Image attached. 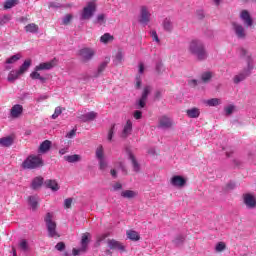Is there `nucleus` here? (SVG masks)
Wrapping results in <instances>:
<instances>
[{
  "mask_svg": "<svg viewBox=\"0 0 256 256\" xmlns=\"http://www.w3.org/2000/svg\"><path fill=\"white\" fill-rule=\"evenodd\" d=\"M136 89H141V77H136Z\"/></svg>",
  "mask_w": 256,
  "mask_h": 256,
  "instance_id": "obj_64",
  "label": "nucleus"
},
{
  "mask_svg": "<svg viewBox=\"0 0 256 256\" xmlns=\"http://www.w3.org/2000/svg\"><path fill=\"white\" fill-rule=\"evenodd\" d=\"M213 79V72L211 71H206L201 74V81L203 83H209Z\"/></svg>",
  "mask_w": 256,
  "mask_h": 256,
  "instance_id": "obj_35",
  "label": "nucleus"
},
{
  "mask_svg": "<svg viewBox=\"0 0 256 256\" xmlns=\"http://www.w3.org/2000/svg\"><path fill=\"white\" fill-rule=\"evenodd\" d=\"M227 249V244L225 242H218L214 247L215 253H223Z\"/></svg>",
  "mask_w": 256,
  "mask_h": 256,
  "instance_id": "obj_36",
  "label": "nucleus"
},
{
  "mask_svg": "<svg viewBox=\"0 0 256 256\" xmlns=\"http://www.w3.org/2000/svg\"><path fill=\"white\" fill-rule=\"evenodd\" d=\"M26 33H39V26L35 23H30L24 27Z\"/></svg>",
  "mask_w": 256,
  "mask_h": 256,
  "instance_id": "obj_32",
  "label": "nucleus"
},
{
  "mask_svg": "<svg viewBox=\"0 0 256 256\" xmlns=\"http://www.w3.org/2000/svg\"><path fill=\"white\" fill-rule=\"evenodd\" d=\"M150 35H151L153 41H155L156 43H160L159 36L157 35V31L152 30L150 32Z\"/></svg>",
  "mask_w": 256,
  "mask_h": 256,
  "instance_id": "obj_55",
  "label": "nucleus"
},
{
  "mask_svg": "<svg viewBox=\"0 0 256 256\" xmlns=\"http://www.w3.org/2000/svg\"><path fill=\"white\" fill-rule=\"evenodd\" d=\"M95 13H97V1L90 0L80 12V21H90Z\"/></svg>",
  "mask_w": 256,
  "mask_h": 256,
  "instance_id": "obj_4",
  "label": "nucleus"
},
{
  "mask_svg": "<svg viewBox=\"0 0 256 256\" xmlns=\"http://www.w3.org/2000/svg\"><path fill=\"white\" fill-rule=\"evenodd\" d=\"M55 248L57 249V251H63V249H65V243L60 242L56 244Z\"/></svg>",
  "mask_w": 256,
  "mask_h": 256,
  "instance_id": "obj_63",
  "label": "nucleus"
},
{
  "mask_svg": "<svg viewBox=\"0 0 256 256\" xmlns=\"http://www.w3.org/2000/svg\"><path fill=\"white\" fill-rule=\"evenodd\" d=\"M118 171H123V173L127 171V168L125 167V162L123 161L115 162L114 168L110 170V174L114 179L117 178Z\"/></svg>",
  "mask_w": 256,
  "mask_h": 256,
  "instance_id": "obj_18",
  "label": "nucleus"
},
{
  "mask_svg": "<svg viewBox=\"0 0 256 256\" xmlns=\"http://www.w3.org/2000/svg\"><path fill=\"white\" fill-rule=\"evenodd\" d=\"M243 203L246 209H256V197L253 194H244Z\"/></svg>",
  "mask_w": 256,
  "mask_h": 256,
  "instance_id": "obj_13",
  "label": "nucleus"
},
{
  "mask_svg": "<svg viewBox=\"0 0 256 256\" xmlns=\"http://www.w3.org/2000/svg\"><path fill=\"white\" fill-rule=\"evenodd\" d=\"M44 220L49 237H59V234L57 233V223L53 221V214L47 213Z\"/></svg>",
  "mask_w": 256,
  "mask_h": 256,
  "instance_id": "obj_7",
  "label": "nucleus"
},
{
  "mask_svg": "<svg viewBox=\"0 0 256 256\" xmlns=\"http://www.w3.org/2000/svg\"><path fill=\"white\" fill-rule=\"evenodd\" d=\"M125 59V54L122 51H118L113 59L114 65H121Z\"/></svg>",
  "mask_w": 256,
  "mask_h": 256,
  "instance_id": "obj_33",
  "label": "nucleus"
},
{
  "mask_svg": "<svg viewBox=\"0 0 256 256\" xmlns=\"http://www.w3.org/2000/svg\"><path fill=\"white\" fill-rule=\"evenodd\" d=\"M112 187L114 191H121L123 189V184L116 182L113 184Z\"/></svg>",
  "mask_w": 256,
  "mask_h": 256,
  "instance_id": "obj_58",
  "label": "nucleus"
},
{
  "mask_svg": "<svg viewBox=\"0 0 256 256\" xmlns=\"http://www.w3.org/2000/svg\"><path fill=\"white\" fill-rule=\"evenodd\" d=\"M147 105V98L141 96L135 103L136 109H143Z\"/></svg>",
  "mask_w": 256,
  "mask_h": 256,
  "instance_id": "obj_37",
  "label": "nucleus"
},
{
  "mask_svg": "<svg viewBox=\"0 0 256 256\" xmlns=\"http://www.w3.org/2000/svg\"><path fill=\"white\" fill-rule=\"evenodd\" d=\"M95 53L93 48H83L80 50V57L83 61H91L95 57Z\"/></svg>",
  "mask_w": 256,
  "mask_h": 256,
  "instance_id": "obj_15",
  "label": "nucleus"
},
{
  "mask_svg": "<svg viewBox=\"0 0 256 256\" xmlns=\"http://www.w3.org/2000/svg\"><path fill=\"white\" fill-rule=\"evenodd\" d=\"M126 237L130 239V241H139L141 239V235L135 230L126 231Z\"/></svg>",
  "mask_w": 256,
  "mask_h": 256,
  "instance_id": "obj_27",
  "label": "nucleus"
},
{
  "mask_svg": "<svg viewBox=\"0 0 256 256\" xmlns=\"http://www.w3.org/2000/svg\"><path fill=\"white\" fill-rule=\"evenodd\" d=\"M49 9H59V7H61V4L57 3V2H50L48 4Z\"/></svg>",
  "mask_w": 256,
  "mask_h": 256,
  "instance_id": "obj_60",
  "label": "nucleus"
},
{
  "mask_svg": "<svg viewBox=\"0 0 256 256\" xmlns=\"http://www.w3.org/2000/svg\"><path fill=\"white\" fill-rule=\"evenodd\" d=\"M19 0H7L4 3V9H13V7H15V5H18Z\"/></svg>",
  "mask_w": 256,
  "mask_h": 256,
  "instance_id": "obj_43",
  "label": "nucleus"
},
{
  "mask_svg": "<svg viewBox=\"0 0 256 256\" xmlns=\"http://www.w3.org/2000/svg\"><path fill=\"white\" fill-rule=\"evenodd\" d=\"M11 21V15H4L2 18H0V25H6V23H9Z\"/></svg>",
  "mask_w": 256,
  "mask_h": 256,
  "instance_id": "obj_51",
  "label": "nucleus"
},
{
  "mask_svg": "<svg viewBox=\"0 0 256 256\" xmlns=\"http://www.w3.org/2000/svg\"><path fill=\"white\" fill-rule=\"evenodd\" d=\"M170 185L174 187V189H184V187H187V177L183 175H173L170 178Z\"/></svg>",
  "mask_w": 256,
  "mask_h": 256,
  "instance_id": "obj_9",
  "label": "nucleus"
},
{
  "mask_svg": "<svg viewBox=\"0 0 256 256\" xmlns=\"http://www.w3.org/2000/svg\"><path fill=\"white\" fill-rule=\"evenodd\" d=\"M186 115L189 119H199L201 116V109L197 107H192L186 110Z\"/></svg>",
  "mask_w": 256,
  "mask_h": 256,
  "instance_id": "obj_22",
  "label": "nucleus"
},
{
  "mask_svg": "<svg viewBox=\"0 0 256 256\" xmlns=\"http://www.w3.org/2000/svg\"><path fill=\"white\" fill-rule=\"evenodd\" d=\"M64 159L68 163H79V161H81V155H78V154L67 155V156H64Z\"/></svg>",
  "mask_w": 256,
  "mask_h": 256,
  "instance_id": "obj_34",
  "label": "nucleus"
},
{
  "mask_svg": "<svg viewBox=\"0 0 256 256\" xmlns=\"http://www.w3.org/2000/svg\"><path fill=\"white\" fill-rule=\"evenodd\" d=\"M43 185V177L38 176L32 180V188L39 189Z\"/></svg>",
  "mask_w": 256,
  "mask_h": 256,
  "instance_id": "obj_38",
  "label": "nucleus"
},
{
  "mask_svg": "<svg viewBox=\"0 0 256 256\" xmlns=\"http://www.w3.org/2000/svg\"><path fill=\"white\" fill-rule=\"evenodd\" d=\"M224 111H225L226 115H231V114H233L234 111H235V105L230 104V105L226 106V107L224 108Z\"/></svg>",
  "mask_w": 256,
  "mask_h": 256,
  "instance_id": "obj_49",
  "label": "nucleus"
},
{
  "mask_svg": "<svg viewBox=\"0 0 256 256\" xmlns=\"http://www.w3.org/2000/svg\"><path fill=\"white\" fill-rule=\"evenodd\" d=\"M151 91H152L151 86L144 87L143 92H142V97H145L147 99V97L149 96V93H151Z\"/></svg>",
  "mask_w": 256,
  "mask_h": 256,
  "instance_id": "obj_53",
  "label": "nucleus"
},
{
  "mask_svg": "<svg viewBox=\"0 0 256 256\" xmlns=\"http://www.w3.org/2000/svg\"><path fill=\"white\" fill-rule=\"evenodd\" d=\"M23 115V105L16 104L13 105L10 109V117L11 119H19Z\"/></svg>",
  "mask_w": 256,
  "mask_h": 256,
  "instance_id": "obj_19",
  "label": "nucleus"
},
{
  "mask_svg": "<svg viewBox=\"0 0 256 256\" xmlns=\"http://www.w3.org/2000/svg\"><path fill=\"white\" fill-rule=\"evenodd\" d=\"M232 31L236 35L237 39H247V29L239 22L232 23Z\"/></svg>",
  "mask_w": 256,
  "mask_h": 256,
  "instance_id": "obj_11",
  "label": "nucleus"
},
{
  "mask_svg": "<svg viewBox=\"0 0 256 256\" xmlns=\"http://www.w3.org/2000/svg\"><path fill=\"white\" fill-rule=\"evenodd\" d=\"M206 105L209 107H217V105H221V100L219 98H212L206 101Z\"/></svg>",
  "mask_w": 256,
  "mask_h": 256,
  "instance_id": "obj_42",
  "label": "nucleus"
},
{
  "mask_svg": "<svg viewBox=\"0 0 256 256\" xmlns=\"http://www.w3.org/2000/svg\"><path fill=\"white\" fill-rule=\"evenodd\" d=\"M33 61L31 59L24 60L23 64L19 67L18 70H11L8 74V81L10 83H13L14 81H17L22 75H25L29 71V68L31 67Z\"/></svg>",
  "mask_w": 256,
  "mask_h": 256,
  "instance_id": "obj_3",
  "label": "nucleus"
},
{
  "mask_svg": "<svg viewBox=\"0 0 256 256\" xmlns=\"http://www.w3.org/2000/svg\"><path fill=\"white\" fill-rule=\"evenodd\" d=\"M39 203V197L37 196H30L29 197V205L32 209H37V205Z\"/></svg>",
  "mask_w": 256,
  "mask_h": 256,
  "instance_id": "obj_41",
  "label": "nucleus"
},
{
  "mask_svg": "<svg viewBox=\"0 0 256 256\" xmlns=\"http://www.w3.org/2000/svg\"><path fill=\"white\" fill-rule=\"evenodd\" d=\"M162 26L164 31H167L168 33H171V31L174 29L173 22L169 18L164 19Z\"/></svg>",
  "mask_w": 256,
  "mask_h": 256,
  "instance_id": "obj_30",
  "label": "nucleus"
},
{
  "mask_svg": "<svg viewBox=\"0 0 256 256\" xmlns=\"http://www.w3.org/2000/svg\"><path fill=\"white\" fill-rule=\"evenodd\" d=\"M43 158L41 155H29L22 163L23 169H39V167H43Z\"/></svg>",
  "mask_w": 256,
  "mask_h": 256,
  "instance_id": "obj_5",
  "label": "nucleus"
},
{
  "mask_svg": "<svg viewBox=\"0 0 256 256\" xmlns=\"http://www.w3.org/2000/svg\"><path fill=\"white\" fill-rule=\"evenodd\" d=\"M109 237V233H104L99 236H97V243H101V241H105Z\"/></svg>",
  "mask_w": 256,
  "mask_h": 256,
  "instance_id": "obj_57",
  "label": "nucleus"
},
{
  "mask_svg": "<svg viewBox=\"0 0 256 256\" xmlns=\"http://www.w3.org/2000/svg\"><path fill=\"white\" fill-rule=\"evenodd\" d=\"M107 21V15L101 13L96 16L95 23L97 25H105V22Z\"/></svg>",
  "mask_w": 256,
  "mask_h": 256,
  "instance_id": "obj_39",
  "label": "nucleus"
},
{
  "mask_svg": "<svg viewBox=\"0 0 256 256\" xmlns=\"http://www.w3.org/2000/svg\"><path fill=\"white\" fill-rule=\"evenodd\" d=\"M115 37L109 33H105L100 37V43H103V45H108V43H113Z\"/></svg>",
  "mask_w": 256,
  "mask_h": 256,
  "instance_id": "obj_31",
  "label": "nucleus"
},
{
  "mask_svg": "<svg viewBox=\"0 0 256 256\" xmlns=\"http://www.w3.org/2000/svg\"><path fill=\"white\" fill-rule=\"evenodd\" d=\"M72 203H73V199H71V198L66 199L64 201V205H65L66 209H71Z\"/></svg>",
  "mask_w": 256,
  "mask_h": 256,
  "instance_id": "obj_61",
  "label": "nucleus"
},
{
  "mask_svg": "<svg viewBox=\"0 0 256 256\" xmlns=\"http://www.w3.org/2000/svg\"><path fill=\"white\" fill-rule=\"evenodd\" d=\"M87 252V250H83V247L81 246L80 248H73V250H72V255L73 256H79V255H81V253H86Z\"/></svg>",
  "mask_w": 256,
  "mask_h": 256,
  "instance_id": "obj_50",
  "label": "nucleus"
},
{
  "mask_svg": "<svg viewBox=\"0 0 256 256\" xmlns=\"http://www.w3.org/2000/svg\"><path fill=\"white\" fill-rule=\"evenodd\" d=\"M19 249H21V251H24V252L29 251V242H27V240L25 239L20 240Z\"/></svg>",
  "mask_w": 256,
  "mask_h": 256,
  "instance_id": "obj_45",
  "label": "nucleus"
},
{
  "mask_svg": "<svg viewBox=\"0 0 256 256\" xmlns=\"http://www.w3.org/2000/svg\"><path fill=\"white\" fill-rule=\"evenodd\" d=\"M185 242V237L183 235H178L174 238L173 243L175 245H182Z\"/></svg>",
  "mask_w": 256,
  "mask_h": 256,
  "instance_id": "obj_47",
  "label": "nucleus"
},
{
  "mask_svg": "<svg viewBox=\"0 0 256 256\" xmlns=\"http://www.w3.org/2000/svg\"><path fill=\"white\" fill-rule=\"evenodd\" d=\"M133 117L136 120L142 119L143 118V112H141L140 110H135L133 112Z\"/></svg>",
  "mask_w": 256,
  "mask_h": 256,
  "instance_id": "obj_56",
  "label": "nucleus"
},
{
  "mask_svg": "<svg viewBox=\"0 0 256 256\" xmlns=\"http://www.w3.org/2000/svg\"><path fill=\"white\" fill-rule=\"evenodd\" d=\"M137 195H139V193L135 190H123L120 193V196L123 199H135V197H137Z\"/></svg>",
  "mask_w": 256,
  "mask_h": 256,
  "instance_id": "obj_26",
  "label": "nucleus"
},
{
  "mask_svg": "<svg viewBox=\"0 0 256 256\" xmlns=\"http://www.w3.org/2000/svg\"><path fill=\"white\" fill-rule=\"evenodd\" d=\"M95 157L98 161L100 171H105L109 167V162H107V157H105V148L103 145H98L95 150Z\"/></svg>",
  "mask_w": 256,
  "mask_h": 256,
  "instance_id": "obj_6",
  "label": "nucleus"
},
{
  "mask_svg": "<svg viewBox=\"0 0 256 256\" xmlns=\"http://www.w3.org/2000/svg\"><path fill=\"white\" fill-rule=\"evenodd\" d=\"M188 84L190 85V87H197V85H199V80L191 79L188 81Z\"/></svg>",
  "mask_w": 256,
  "mask_h": 256,
  "instance_id": "obj_62",
  "label": "nucleus"
},
{
  "mask_svg": "<svg viewBox=\"0 0 256 256\" xmlns=\"http://www.w3.org/2000/svg\"><path fill=\"white\" fill-rule=\"evenodd\" d=\"M239 53L244 58L246 67L243 69V71L233 77V83H235V85H239V83L245 81V79L250 77L251 73H253V69H255V60L253 59V54L245 48H240Z\"/></svg>",
  "mask_w": 256,
  "mask_h": 256,
  "instance_id": "obj_1",
  "label": "nucleus"
},
{
  "mask_svg": "<svg viewBox=\"0 0 256 256\" xmlns=\"http://www.w3.org/2000/svg\"><path fill=\"white\" fill-rule=\"evenodd\" d=\"M13 145V137L6 136L0 138V147H11Z\"/></svg>",
  "mask_w": 256,
  "mask_h": 256,
  "instance_id": "obj_29",
  "label": "nucleus"
},
{
  "mask_svg": "<svg viewBox=\"0 0 256 256\" xmlns=\"http://www.w3.org/2000/svg\"><path fill=\"white\" fill-rule=\"evenodd\" d=\"M30 77L31 79H38L39 81L44 82L45 81V77L41 76V74L39 73V71L36 70V68H34V71L30 73Z\"/></svg>",
  "mask_w": 256,
  "mask_h": 256,
  "instance_id": "obj_40",
  "label": "nucleus"
},
{
  "mask_svg": "<svg viewBox=\"0 0 256 256\" xmlns=\"http://www.w3.org/2000/svg\"><path fill=\"white\" fill-rule=\"evenodd\" d=\"M61 113H63V108H61V106L56 107L54 113L51 116V119H57Z\"/></svg>",
  "mask_w": 256,
  "mask_h": 256,
  "instance_id": "obj_48",
  "label": "nucleus"
},
{
  "mask_svg": "<svg viewBox=\"0 0 256 256\" xmlns=\"http://www.w3.org/2000/svg\"><path fill=\"white\" fill-rule=\"evenodd\" d=\"M91 241V234L84 233L81 237V247L82 251H87V247H89V242Z\"/></svg>",
  "mask_w": 256,
  "mask_h": 256,
  "instance_id": "obj_25",
  "label": "nucleus"
},
{
  "mask_svg": "<svg viewBox=\"0 0 256 256\" xmlns=\"http://www.w3.org/2000/svg\"><path fill=\"white\" fill-rule=\"evenodd\" d=\"M51 145L52 143L50 140L43 141L38 148V153L40 155H45V153H49V151L51 150Z\"/></svg>",
  "mask_w": 256,
  "mask_h": 256,
  "instance_id": "obj_21",
  "label": "nucleus"
},
{
  "mask_svg": "<svg viewBox=\"0 0 256 256\" xmlns=\"http://www.w3.org/2000/svg\"><path fill=\"white\" fill-rule=\"evenodd\" d=\"M239 19L247 28L254 25L253 16L251 15V12H249V10H241L239 13Z\"/></svg>",
  "mask_w": 256,
  "mask_h": 256,
  "instance_id": "obj_12",
  "label": "nucleus"
},
{
  "mask_svg": "<svg viewBox=\"0 0 256 256\" xmlns=\"http://www.w3.org/2000/svg\"><path fill=\"white\" fill-rule=\"evenodd\" d=\"M54 67H57V59H52L48 62H42L36 66V71H50V69H53Z\"/></svg>",
  "mask_w": 256,
  "mask_h": 256,
  "instance_id": "obj_14",
  "label": "nucleus"
},
{
  "mask_svg": "<svg viewBox=\"0 0 256 256\" xmlns=\"http://www.w3.org/2000/svg\"><path fill=\"white\" fill-rule=\"evenodd\" d=\"M188 51L198 59V61H205L207 57H209V54L207 53V50L205 49V44L201 40H192L189 43Z\"/></svg>",
  "mask_w": 256,
  "mask_h": 256,
  "instance_id": "obj_2",
  "label": "nucleus"
},
{
  "mask_svg": "<svg viewBox=\"0 0 256 256\" xmlns=\"http://www.w3.org/2000/svg\"><path fill=\"white\" fill-rule=\"evenodd\" d=\"M77 135V128H73L70 132L66 134V139H73Z\"/></svg>",
  "mask_w": 256,
  "mask_h": 256,
  "instance_id": "obj_54",
  "label": "nucleus"
},
{
  "mask_svg": "<svg viewBox=\"0 0 256 256\" xmlns=\"http://www.w3.org/2000/svg\"><path fill=\"white\" fill-rule=\"evenodd\" d=\"M138 73L139 75H143L145 73V64L143 63L138 64Z\"/></svg>",
  "mask_w": 256,
  "mask_h": 256,
  "instance_id": "obj_59",
  "label": "nucleus"
},
{
  "mask_svg": "<svg viewBox=\"0 0 256 256\" xmlns=\"http://www.w3.org/2000/svg\"><path fill=\"white\" fill-rule=\"evenodd\" d=\"M22 58H23V55L21 53L14 54L9 58H7L5 61V70L9 71L10 69H12L13 66L11 65H15V63H17V61H19Z\"/></svg>",
  "mask_w": 256,
  "mask_h": 256,
  "instance_id": "obj_16",
  "label": "nucleus"
},
{
  "mask_svg": "<svg viewBox=\"0 0 256 256\" xmlns=\"http://www.w3.org/2000/svg\"><path fill=\"white\" fill-rule=\"evenodd\" d=\"M175 122L168 115H162L158 118V129H173Z\"/></svg>",
  "mask_w": 256,
  "mask_h": 256,
  "instance_id": "obj_10",
  "label": "nucleus"
},
{
  "mask_svg": "<svg viewBox=\"0 0 256 256\" xmlns=\"http://www.w3.org/2000/svg\"><path fill=\"white\" fill-rule=\"evenodd\" d=\"M44 185L47 189H50L54 193H56V191H59V189H61V186L59 185V182H57V180H51V179L46 180L44 182Z\"/></svg>",
  "mask_w": 256,
  "mask_h": 256,
  "instance_id": "obj_20",
  "label": "nucleus"
},
{
  "mask_svg": "<svg viewBox=\"0 0 256 256\" xmlns=\"http://www.w3.org/2000/svg\"><path fill=\"white\" fill-rule=\"evenodd\" d=\"M108 247L109 249H115L117 251H125V246L123 245V243L117 241V240H108Z\"/></svg>",
  "mask_w": 256,
  "mask_h": 256,
  "instance_id": "obj_23",
  "label": "nucleus"
},
{
  "mask_svg": "<svg viewBox=\"0 0 256 256\" xmlns=\"http://www.w3.org/2000/svg\"><path fill=\"white\" fill-rule=\"evenodd\" d=\"M131 133H133V121L128 119L126 121V123L123 125V129H122V132H121V137L123 139H127V137H129L131 135Z\"/></svg>",
  "mask_w": 256,
  "mask_h": 256,
  "instance_id": "obj_17",
  "label": "nucleus"
},
{
  "mask_svg": "<svg viewBox=\"0 0 256 256\" xmlns=\"http://www.w3.org/2000/svg\"><path fill=\"white\" fill-rule=\"evenodd\" d=\"M129 159L132 163L133 171L135 173H139V171H141V165L139 164V162H137V159L135 158V155H133V153L129 154Z\"/></svg>",
  "mask_w": 256,
  "mask_h": 256,
  "instance_id": "obj_28",
  "label": "nucleus"
},
{
  "mask_svg": "<svg viewBox=\"0 0 256 256\" xmlns=\"http://www.w3.org/2000/svg\"><path fill=\"white\" fill-rule=\"evenodd\" d=\"M113 135H115V124L111 126L107 134V141H109V143L113 141Z\"/></svg>",
  "mask_w": 256,
  "mask_h": 256,
  "instance_id": "obj_46",
  "label": "nucleus"
},
{
  "mask_svg": "<svg viewBox=\"0 0 256 256\" xmlns=\"http://www.w3.org/2000/svg\"><path fill=\"white\" fill-rule=\"evenodd\" d=\"M97 112L91 111L86 114H83L79 117L80 121H83V123H87V121H95L97 119Z\"/></svg>",
  "mask_w": 256,
  "mask_h": 256,
  "instance_id": "obj_24",
  "label": "nucleus"
},
{
  "mask_svg": "<svg viewBox=\"0 0 256 256\" xmlns=\"http://www.w3.org/2000/svg\"><path fill=\"white\" fill-rule=\"evenodd\" d=\"M138 21L141 25H149L151 22V9L149 6L143 5L140 7V15Z\"/></svg>",
  "mask_w": 256,
  "mask_h": 256,
  "instance_id": "obj_8",
  "label": "nucleus"
},
{
  "mask_svg": "<svg viewBox=\"0 0 256 256\" xmlns=\"http://www.w3.org/2000/svg\"><path fill=\"white\" fill-rule=\"evenodd\" d=\"M71 19H73V15L71 14H67L66 16H64L62 20L63 25H69V23H71Z\"/></svg>",
  "mask_w": 256,
  "mask_h": 256,
  "instance_id": "obj_52",
  "label": "nucleus"
},
{
  "mask_svg": "<svg viewBox=\"0 0 256 256\" xmlns=\"http://www.w3.org/2000/svg\"><path fill=\"white\" fill-rule=\"evenodd\" d=\"M107 65H109V59L101 62L98 66L97 73L98 75H101L105 69H107Z\"/></svg>",
  "mask_w": 256,
  "mask_h": 256,
  "instance_id": "obj_44",
  "label": "nucleus"
}]
</instances>
